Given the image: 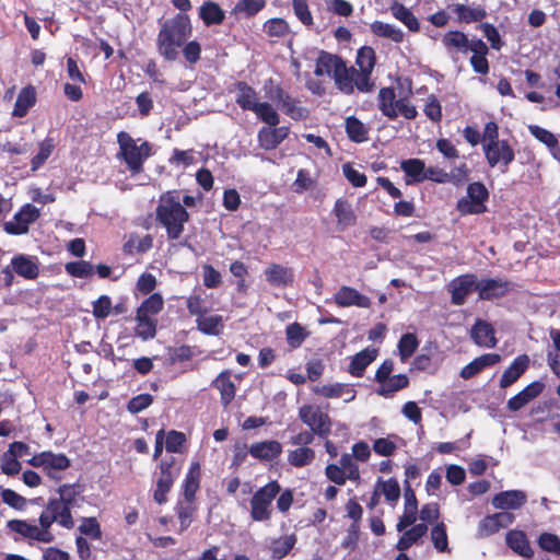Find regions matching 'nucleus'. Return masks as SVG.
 Masks as SVG:
<instances>
[{"label":"nucleus","instance_id":"35","mask_svg":"<svg viewBox=\"0 0 560 560\" xmlns=\"http://www.w3.org/2000/svg\"><path fill=\"white\" fill-rule=\"evenodd\" d=\"M377 349L366 348L357 353L350 363L349 372L351 375L360 377L363 375L368 365H370L377 357Z\"/></svg>","mask_w":560,"mask_h":560},{"label":"nucleus","instance_id":"13","mask_svg":"<svg viewBox=\"0 0 560 560\" xmlns=\"http://www.w3.org/2000/svg\"><path fill=\"white\" fill-rule=\"evenodd\" d=\"M160 468L161 474L156 480L153 499L156 503L163 504L167 501V493L171 490L174 480L178 476V470L170 463H162Z\"/></svg>","mask_w":560,"mask_h":560},{"label":"nucleus","instance_id":"46","mask_svg":"<svg viewBox=\"0 0 560 560\" xmlns=\"http://www.w3.org/2000/svg\"><path fill=\"white\" fill-rule=\"evenodd\" d=\"M551 345L547 351V361L551 371L560 377V330L550 331Z\"/></svg>","mask_w":560,"mask_h":560},{"label":"nucleus","instance_id":"44","mask_svg":"<svg viewBox=\"0 0 560 560\" xmlns=\"http://www.w3.org/2000/svg\"><path fill=\"white\" fill-rule=\"evenodd\" d=\"M213 386L221 394V401L224 406L229 405L235 397V385L231 380L229 372L221 373L214 381Z\"/></svg>","mask_w":560,"mask_h":560},{"label":"nucleus","instance_id":"54","mask_svg":"<svg viewBox=\"0 0 560 560\" xmlns=\"http://www.w3.org/2000/svg\"><path fill=\"white\" fill-rule=\"evenodd\" d=\"M315 458V452L310 447H298L288 454V462L294 467L310 465Z\"/></svg>","mask_w":560,"mask_h":560},{"label":"nucleus","instance_id":"11","mask_svg":"<svg viewBox=\"0 0 560 560\" xmlns=\"http://www.w3.org/2000/svg\"><path fill=\"white\" fill-rule=\"evenodd\" d=\"M483 152L491 167H495L497 165L508 167L514 160V150L505 140L483 144Z\"/></svg>","mask_w":560,"mask_h":560},{"label":"nucleus","instance_id":"8","mask_svg":"<svg viewBox=\"0 0 560 560\" xmlns=\"http://www.w3.org/2000/svg\"><path fill=\"white\" fill-rule=\"evenodd\" d=\"M299 417L313 433L322 438H326L330 433V418L327 413L323 412L319 407L305 405L300 408Z\"/></svg>","mask_w":560,"mask_h":560},{"label":"nucleus","instance_id":"28","mask_svg":"<svg viewBox=\"0 0 560 560\" xmlns=\"http://www.w3.org/2000/svg\"><path fill=\"white\" fill-rule=\"evenodd\" d=\"M313 392L326 398H341L343 394H349V397L345 398L346 402L355 398V390L350 385L340 383L318 385L313 387Z\"/></svg>","mask_w":560,"mask_h":560},{"label":"nucleus","instance_id":"64","mask_svg":"<svg viewBox=\"0 0 560 560\" xmlns=\"http://www.w3.org/2000/svg\"><path fill=\"white\" fill-rule=\"evenodd\" d=\"M537 542L541 550L560 557V538L557 535L542 533Z\"/></svg>","mask_w":560,"mask_h":560},{"label":"nucleus","instance_id":"20","mask_svg":"<svg viewBox=\"0 0 560 560\" xmlns=\"http://www.w3.org/2000/svg\"><path fill=\"white\" fill-rule=\"evenodd\" d=\"M544 389V384L541 382H533L527 385L524 389H522L518 394L513 396L508 401V408L511 411H517L526 406L529 401L535 399Z\"/></svg>","mask_w":560,"mask_h":560},{"label":"nucleus","instance_id":"37","mask_svg":"<svg viewBox=\"0 0 560 560\" xmlns=\"http://www.w3.org/2000/svg\"><path fill=\"white\" fill-rule=\"evenodd\" d=\"M158 320L155 317H150L136 312V327L135 335L143 341L153 339L156 335Z\"/></svg>","mask_w":560,"mask_h":560},{"label":"nucleus","instance_id":"57","mask_svg":"<svg viewBox=\"0 0 560 560\" xmlns=\"http://www.w3.org/2000/svg\"><path fill=\"white\" fill-rule=\"evenodd\" d=\"M253 113L264 122L269 126H277L280 121L279 114L273 106L267 102H258L253 109Z\"/></svg>","mask_w":560,"mask_h":560},{"label":"nucleus","instance_id":"3","mask_svg":"<svg viewBox=\"0 0 560 560\" xmlns=\"http://www.w3.org/2000/svg\"><path fill=\"white\" fill-rule=\"evenodd\" d=\"M378 109L388 119H396L399 115L406 119H413L418 114L408 96H398L392 88H383L380 90Z\"/></svg>","mask_w":560,"mask_h":560},{"label":"nucleus","instance_id":"14","mask_svg":"<svg viewBox=\"0 0 560 560\" xmlns=\"http://www.w3.org/2000/svg\"><path fill=\"white\" fill-rule=\"evenodd\" d=\"M513 521L514 515L506 511L488 515L482 518L478 525V536L488 537L499 532L501 528L508 527Z\"/></svg>","mask_w":560,"mask_h":560},{"label":"nucleus","instance_id":"42","mask_svg":"<svg viewBox=\"0 0 560 560\" xmlns=\"http://www.w3.org/2000/svg\"><path fill=\"white\" fill-rule=\"evenodd\" d=\"M198 329L206 335H220L223 330V317L217 314L199 315L196 319Z\"/></svg>","mask_w":560,"mask_h":560},{"label":"nucleus","instance_id":"25","mask_svg":"<svg viewBox=\"0 0 560 560\" xmlns=\"http://www.w3.org/2000/svg\"><path fill=\"white\" fill-rule=\"evenodd\" d=\"M444 47L450 52L467 54L472 49V40H469L466 34L459 31H450L442 37Z\"/></svg>","mask_w":560,"mask_h":560},{"label":"nucleus","instance_id":"50","mask_svg":"<svg viewBox=\"0 0 560 560\" xmlns=\"http://www.w3.org/2000/svg\"><path fill=\"white\" fill-rule=\"evenodd\" d=\"M355 65L358 66L360 74H365L370 78V74L375 65V52L371 47H362L359 49L357 55Z\"/></svg>","mask_w":560,"mask_h":560},{"label":"nucleus","instance_id":"27","mask_svg":"<svg viewBox=\"0 0 560 560\" xmlns=\"http://www.w3.org/2000/svg\"><path fill=\"white\" fill-rule=\"evenodd\" d=\"M452 12L457 16L459 23H472L481 21L486 15V10L480 5H467L463 3H454L450 5Z\"/></svg>","mask_w":560,"mask_h":560},{"label":"nucleus","instance_id":"59","mask_svg":"<svg viewBox=\"0 0 560 560\" xmlns=\"http://www.w3.org/2000/svg\"><path fill=\"white\" fill-rule=\"evenodd\" d=\"M419 341L415 334H405L398 342V353L402 362H406L417 350Z\"/></svg>","mask_w":560,"mask_h":560},{"label":"nucleus","instance_id":"26","mask_svg":"<svg viewBox=\"0 0 560 560\" xmlns=\"http://www.w3.org/2000/svg\"><path fill=\"white\" fill-rule=\"evenodd\" d=\"M529 364V358L527 355L517 357L513 363L503 372L500 386L502 388H508L513 383H515L521 375L526 371Z\"/></svg>","mask_w":560,"mask_h":560},{"label":"nucleus","instance_id":"33","mask_svg":"<svg viewBox=\"0 0 560 560\" xmlns=\"http://www.w3.org/2000/svg\"><path fill=\"white\" fill-rule=\"evenodd\" d=\"M13 270L21 277L26 279H35L38 276V264L36 258L19 255L12 259Z\"/></svg>","mask_w":560,"mask_h":560},{"label":"nucleus","instance_id":"16","mask_svg":"<svg viewBox=\"0 0 560 560\" xmlns=\"http://www.w3.org/2000/svg\"><path fill=\"white\" fill-rule=\"evenodd\" d=\"M265 280L272 287L285 288L292 285L293 270L280 264H270L264 270Z\"/></svg>","mask_w":560,"mask_h":560},{"label":"nucleus","instance_id":"4","mask_svg":"<svg viewBox=\"0 0 560 560\" xmlns=\"http://www.w3.org/2000/svg\"><path fill=\"white\" fill-rule=\"evenodd\" d=\"M119 144V154L127 163L128 167L138 173L142 168L143 161L150 155V145L148 142L136 141L129 133L120 131L117 136Z\"/></svg>","mask_w":560,"mask_h":560},{"label":"nucleus","instance_id":"48","mask_svg":"<svg viewBox=\"0 0 560 560\" xmlns=\"http://www.w3.org/2000/svg\"><path fill=\"white\" fill-rule=\"evenodd\" d=\"M371 31L373 34L380 37L390 39L395 43H401L404 40V33L400 28L395 25L375 21L371 24Z\"/></svg>","mask_w":560,"mask_h":560},{"label":"nucleus","instance_id":"38","mask_svg":"<svg viewBox=\"0 0 560 560\" xmlns=\"http://www.w3.org/2000/svg\"><path fill=\"white\" fill-rule=\"evenodd\" d=\"M376 393L383 397H392L396 392L406 388L409 384V378L406 374L392 375L381 383Z\"/></svg>","mask_w":560,"mask_h":560},{"label":"nucleus","instance_id":"19","mask_svg":"<svg viewBox=\"0 0 560 560\" xmlns=\"http://www.w3.org/2000/svg\"><path fill=\"white\" fill-rule=\"evenodd\" d=\"M526 499L521 490L502 491L493 497L492 505L499 510H516L525 504Z\"/></svg>","mask_w":560,"mask_h":560},{"label":"nucleus","instance_id":"58","mask_svg":"<svg viewBox=\"0 0 560 560\" xmlns=\"http://www.w3.org/2000/svg\"><path fill=\"white\" fill-rule=\"evenodd\" d=\"M164 301L159 293L151 294L137 308V312L150 317H155L163 310Z\"/></svg>","mask_w":560,"mask_h":560},{"label":"nucleus","instance_id":"53","mask_svg":"<svg viewBox=\"0 0 560 560\" xmlns=\"http://www.w3.org/2000/svg\"><path fill=\"white\" fill-rule=\"evenodd\" d=\"M266 0H240L233 8V13L243 18H250L261 11Z\"/></svg>","mask_w":560,"mask_h":560},{"label":"nucleus","instance_id":"24","mask_svg":"<svg viewBox=\"0 0 560 560\" xmlns=\"http://www.w3.org/2000/svg\"><path fill=\"white\" fill-rule=\"evenodd\" d=\"M471 339L480 347L494 348L497 339L494 329L485 320H477L470 331Z\"/></svg>","mask_w":560,"mask_h":560},{"label":"nucleus","instance_id":"52","mask_svg":"<svg viewBox=\"0 0 560 560\" xmlns=\"http://www.w3.org/2000/svg\"><path fill=\"white\" fill-rule=\"evenodd\" d=\"M430 538L433 544V547L439 552H450L446 526L443 522L436 523L431 528Z\"/></svg>","mask_w":560,"mask_h":560},{"label":"nucleus","instance_id":"23","mask_svg":"<svg viewBox=\"0 0 560 560\" xmlns=\"http://www.w3.org/2000/svg\"><path fill=\"white\" fill-rule=\"evenodd\" d=\"M477 291L482 300H491L504 295L509 291V283L495 279L477 281Z\"/></svg>","mask_w":560,"mask_h":560},{"label":"nucleus","instance_id":"18","mask_svg":"<svg viewBox=\"0 0 560 560\" xmlns=\"http://www.w3.org/2000/svg\"><path fill=\"white\" fill-rule=\"evenodd\" d=\"M289 135L288 127L269 126L264 127L258 131L259 145L265 150H272L277 148Z\"/></svg>","mask_w":560,"mask_h":560},{"label":"nucleus","instance_id":"6","mask_svg":"<svg viewBox=\"0 0 560 560\" xmlns=\"http://www.w3.org/2000/svg\"><path fill=\"white\" fill-rule=\"evenodd\" d=\"M334 79L338 89L346 94L353 92L354 88L360 92H369L373 86L370 78L360 74L354 67L347 68L343 62L339 66Z\"/></svg>","mask_w":560,"mask_h":560},{"label":"nucleus","instance_id":"21","mask_svg":"<svg viewBox=\"0 0 560 560\" xmlns=\"http://www.w3.org/2000/svg\"><path fill=\"white\" fill-rule=\"evenodd\" d=\"M501 361V355L497 353H486L482 354L475 360H472L470 363L465 365L460 370V377L464 380H469L472 376L480 373L483 369L488 366H492Z\"/></svg>","mask_w":560,"mask_h":560},{"label":"nucleus","instance_id":"39","mask_svg":"<svg viewBox=\"0 0 560 560\" xmlns=\"http://www.w3.org/2000/svg\"><path fill=\"white\" fill-rule=\"evenodd\" d=\"M470 51L474 52L470 58L474 70L481 74L488 73L489 65L486 58L488 52L487 45L481 39H472V49Z\"/></svg>","mask_w":560,"mask_h":560},{"label":"nucleus","instance_id":"60","mask_svg":"<svg viewBox=\"0 0 560 560\" xmlns=\"http://www.w3.org/2000/svg\"><path fill=\"white\" fill-rule=\"evenodd\" d=\"M346 130L348 137L355 142H362L366 139L368 129L364 124L355 117H348L346 120Z\"/></svg>","mask_w":560,"mask_h":560},{"label":"nucleus","instance_id":"2","mask_svg":"<svg viewBox=\"0 0 560 560\" xmlns=\"http://www.w3.org/2000/svg\"><path fill=\"white\" fill-rule=\"evenodd\" d=\"M156 218L166 229L167 236L177 240L184 231V224L188 221V212L180 203L176 192H166L161 196L156 208Z\"/></svg>","mask_w":560,"mask_h":560},{"label":"nucleus","instance_id":"15","mask_svg":"<svg viewBox=\"0 0 560 560\" xmlns=\"http://www.w3.org/2000/svg\"><path fill=\"white\" fill-rule=\"evenodd\" d=\"M472 290H477V279L472 275L460 276L448 284L452 302L455 305H462Z\"/></svg>","mask_w":560,"mask_h":560},{"label":"nucleus","instance_id":"32","mask_svg":"<svg viewBox=\"0 0 560 560\" xmlns=\"http://www.w3.org/2000/svg\"><path fill=\"white\" fill-rule=\"evenodd\" d=\"M7 527L22 538L43 542L40 532L34 523L25 520H10L7 523Z\"/></svg>","mask_w":560,"mask_h":560},{"label":"nucleus","instance_id":"31","mask_svg":"<svg viewBox=\"0 0 560 560\" xmlns=\"http://www.w3.org/2000/svg\"><path fill=\"white\" fill-rule=\"evenodd\" d=\"M282 452V446L277 441H264L254 443L249 447V454L258 459L271 460Z\"/></svg>","mask_w":560,"mask_h":560},{"label":"nucleus","instance_id":"22","mask_svg":"<svg viewBox=\"0 0 560 560\" xmlns=\"http://www.w3.org/2000/svg\"><path fill=\"white\" fill-rule=\"evenodd\" d=\"M506 545L518 556L532 558L534 550L529 544L526 534L522 530H510L505 536Z\"/></svg>","mask_w":560,"mask_h":560},{"label":"nucleus","instance_id":"43","mask_svg":"<svg viewBox=\"0 0 560 560\" xmlns=\"http://www.w3.org/2000/svg\"><path fill=\"white\" fill-rule=\"evenodd\" d=\"M334 214L337 218V223L342 229L351 226L355 223V214L351 205L345 199H338L334 206Z\"/></svg>","mask_w":560,"mask_h":560},{"label":"nucleus","instance_id":"56","mask_svg":"<svg viewBox=\"0 0 560 560\" xmlns=\"http://www.w3.org/2000/svg\"><path fill=\"white\" fill-rule=\"evenodd\" d=\"M38 522H39V525H37V529L40 532L43 544L52 542L55 540V536L51 533L50 528H51V525L54 523H56V520L47 506L39 515Z\"/></svg>","mask_w":560,"mask_h":560},{"label":"nucleus","instance_id":"1","mask_svg":"<svg viewBox=\"0 0 560 560\" xmlns=\"http://www.w3.org/2000/svg\"><path fill=\"white\" fill-rule=\"evenodd\" d=\"M191 35V25L187 16L178 14L164 22L158 34V50L166 60L173 61L178 57V49Z\"/></svg>","mask_w":560,"mask_h":560},{"label":"nucleus","instance_id":"5","mask_svg":"<svg viewBox=\"0 0 560 560\" xmlns=\"http://www.w3.org/2000/svg\"><path fill=\"white\" fill-rule=\"evenodd\" d=\"M280 492V486L277 481H271L260 488L252 498L250 516L254 521H267L271 516V503L275 497Z\"/></svg>","mask_w":560,"mask_h":560},{"label":"nucleus","instance_id":"34","mask_svg":"<svg viewBox=\"0 0 560 560\" xmlns=\"http://www.w3.org/2000/svg\"><path fill=\"white\" fill-rule=\"evenodd\" d=\"M201 468L199 462H192L183 485V499L194 500L200 486Z\"/></svg>","mask_w":560,"mask_h":560},{"label":"nucleus","instance_id":"55","mask_svg":"<svg viewBox=\"0 0 560 560\" xmlns=\"http://www.w3.org/2000/svg\"><path fill=\"white\" fill-rule=\"evenodd\" d=\"M200 18L207 25L220 24L224 19V12L214 2H205L200 8Z\"/></svg>","mask_w":560,"mask_h":560},{"label":"nucleus","instance_id":"41","mask_svg":"<svg viewBox=\"0 0 560 560\" xmlns=\"http://www.w3.org/2000/svg\"><path fill=\"white\" fill-rule=\"evenodd\" d=\"M235 101L241 108L252 112L258 104L255 90L244 82H238L235 86Z\"/></svg>","mask_w":560,"mask_h":560},{"label":"nucleus","instance_id":"51","mask_svg":"<svg viewBox=\"0 0 560 560\" xmlns=\"http://www.w3.org/2000/svg\"><path fill=\"white\" fill-rule=\"evenodd\" d=\"M394 18L404 23L411 32H417L420 28L419 22L415 14L405 5L395 3L390 8Z\"/></svg>","mask_w":560,"mask_h":560},{"label":"nucleus","instance_id":"10","mask_svg":"<svg viewBox=\"0 0 560 560\" xmlns=\"http://www.w3.org/2000/svg\"><path fill=\"white\" fill-rule=\"evenodd\" d=\"M267 96L292 118L300 119L305 117L306 112L303 107L299 106V102L288 95L280 86L273 85L272 82H270L267 90Z\"/></svg>","mask_w":560,"mask_h":560},{"label":"nucleus","instance_id":"47","mask_svg":"<svg viewBox=\"0 0 560 560\" xmlns=\"http://www.w3.org/2000/svg\"><path fill=\"white\" fill-rule=\"evenodd\" d=\"M400 168L408 177L411 178V180H407V184H410L411 182L420 183L425 180V165L420 159L404 160L400 163Z\"/></svg>","mask_w":560,"mask_h":560},{"label":"nucleus","instance_id":"63","mask_svg":"<svg viewBox=\"0 0 560 560\" xmlns=\"http://www.w3.org/2000/svg\"><path fill=\"white\" fill-rule=\"evenodd\" d=\"M152 247V237L150 235L138 236L130 235L125 244V250L127 253H144Z\"/></svg>","mask_w":560,"mask_h":560},{"label":"nucleus","instance_id":"29","mask_svg":"<svg viewBox=\"0 0 560 560\" xmlns=\"http://www.w3.org/2000/svg\"><path fill=\"white\" fill-rule=\"evenodd\" d=\"M57 492L59 494V498L56 499L65 503L66 505L70 506L71 509L79 508L84 501V498L82 495L83 488L78 483L61 485L58 488Z\"/></svg>","mask_w":560,"mask_h":560},{"label":"nucleus","instance_id":"30","mask_svg":"<svg viewBox=\"0 0 560 560\" xmlns=\"http://www.w3.org/2000/svg\"><path fill=\"white\" fill-rule=\"evenodd\" d=\"M52 516L56 520V523L60 526L70 529L74 526V521L71 514V508L60 502L59 500L50 499L46 505Z\"/></svg>","mask_w":560,"mask_h":560},{"label":"nucleus","instance_id":"40","mask_svg":"<svg viewBox=\"0 0 560 560\" xmlns=\"http://www.w3.org/2000/svg\"><path fill=\"white\" fill-rule=\"evenodd\" d=\"M428 532V526L424 523H420L417 525H413L409 529H405L397 541L396 548L399 551H405L408 548H410L412 545L417 544L418 540L423 537Z\"/></svg>","mask_w":560,"mask_h":560},{"label":"nucleus","instance_id":"45","mask_svg":"<svg viewBox=\"0 0 560 560\" xmlns=\"http://www.w3.org/2000/svg\"><path fill=\"white\" fill-rule=\"evenodd\" d=\"M35 102V90L31 86L22 89L18 95L12 115L15 117H24Z\"/></svg>","mask_w":560,"mask_h":560},{"label":"nucleus","instance_id":"17","mask_svg":"<svg viewBox=\"0 0 560 560\" xmlns=\"http://www.w3.org/2000/svg\"><path fill=\"white\" fill-rule=\"evenodd\" d=\"M335 302L341 307L357 306L369 308L372 304L370 298L348 285H342L337 291L335 294Z\"/></svg>","mask_w":560,"mask_h":560},{"label":"nucleus","instance_id":"9","mask_svg":"<svg viewBox=\"0 0 560 560\" xmlns=\"http://www.w3.org/2000/svg\"><path fill=\"white\" fill-rule=\"evenodd\" d=\"M28 464L33 467L43 468L50 478L57 479L59 478V472L69 468L70 460L63 454L42 452L28 459Z\"/></svg>","mask_w":560,"mask_h":560},{"label":"nucleus","instance_id":"61","mask_svg":"<svg viewBox=\"0 0 560 560\" xmlns=\"http://www.w3.org/2000/svg\"><path fill=\"white\" fill-rule=\"evenodd\" d=\"M295 544V537L287 535L276 539L271 544V553L275 559H282L285 557Z\"/></svg>","mask_w":560,"mask_h":560},{"label":"nucleus","instance_id":"36","mask_svg":"<svg viewBox=\"0 0 560 560\" xmlns=\"http://www.w3.org/2000/svg\"><path fill=\"white\" fill-rule=\"evenodd\" d=\"M341 63V59H339L337 56L327 52H320L316 61L314 73L317 77H335Z\"/></svg>","mask_w":560,"mask_h":560},{"label":"nucleus","instance_id":"7","mask_svg":"<svg viewBox=\"0 0 560 560\" xmlns=\"http://www.w3.org/2000/svg\"><path fill=\"white\" fill-rule=\"evenodd\" d=\"M487 199V188L481 183H471L467 187V195L457 201V211L463 215L482 213Z\"/></svg>","mask_w":560,"mask_h":560},{"label":"nucleus","instance_id":"49","mask_svg":"<svg viewBox=\"0 0 560 560\" xmlns=\"http://www.w3.org/2000/svg\"><path fill=\"white\" fill-rule=\"evenodd\" d=\"M196 502L194 500L180 499L176 505V513L180 523V530H185L192 522L196 512Z\"/></svg>","mask_w":560,"mask_h":560},{"label":"nucleus","instance_id":"62","mask_svg":"<svg viewBox=\"0 0 560 560\" xmlns=\"http://www.w3.org/2000/svg\"><path fill=\"white\" fill-rule=\"evenodd\" d=\"M339 464L341 466V469L343 471L345 477L347 480L359 482L360 481V469L354 460V458L350 454H342Z\"/></svg>","mask_w":560,"mask_h":560},{"label":"nucleus","instance_id":"12","mask_svg":"<svg viewBox=\"0 0 560 560\" xmlns=\"http://www.w3.org/2000/svg\"><path fill=\"white\" fill-rule=\"evenodd\" d=\"M39 217V210L32 205L24 206L12 220L5 222L4 230L9 234H24L28 225Z\"/></svg>","mask_w":560,"mask_h":560}]
</instances>
